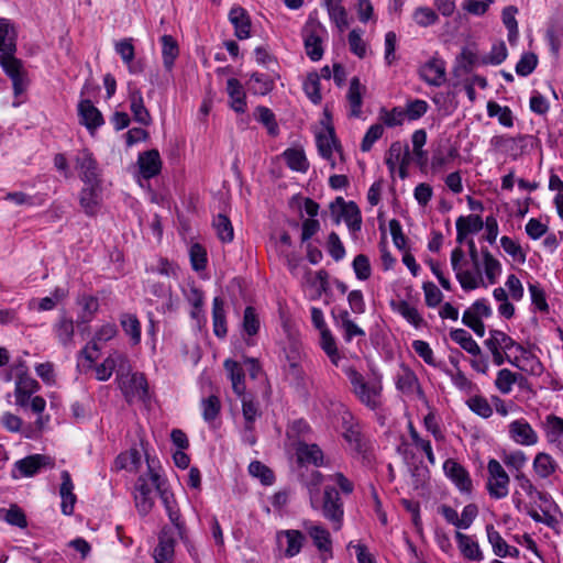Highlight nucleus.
<instances>
[{"label": "nucleus", "instance_id": "f257e3e1", "mask_svg": "<svg viewBox=\"0 0 563 563\" xmlns=\"http://www.w3.org/2000/svg\"><path fill=\"white\" fill-rule=\"evenodd\" d=\"M40 388L38 382L30 375L15 379V405L24 410L30 409L33 413L37 415L35 424L41 430L48 422V417L46 419L42 417L46 408V400L41 396H33Z\"/></svg>", "mask_w": 563, "mask_h": 563}, {"label": "nucleus", "instance_id": "f03ea898", "mask_svg": "<svg viewBox=\"0 0 563 563\" xmlns=\"http://www.w3.org/2000/svg\"><path fill=\"white\" fill-rule=\"evenodd\" d=\"M349 378L352 393L358 401L371 410H377L382 406V383L367 382L365 377L353 366L343 368Z\"/></svg>", "mask_w": 563, "mask_h": 563}, {"label": "nucleus", "instance_id": "7ed1b4c3", "mask_svg": "<svg viewBox=\"0 0 563 563\" xmlns=\"http://www.w3.org/2000/svg\"><path fill=\"white\" fill-rule=\"evenodd\" d=\"M148 475L152 484L155 486L161 500L166 509L167 516L170 522L176 528L178 536L180 539H184V534H186L185 522L181 520L180 511L177 507V503L175 500L174 494L168 489L166 485V479L163 478L159 473L154 467V461H151L148 456H146Z\"/></svg>", "mask_w": 563, "mask_h": 563}, {"label": "nucleus", "instance_id": "20e7f679", "mask_svg": "<svg viewBox=\"0 0 563 563\" xmlns=\"http://www.w3.org/2000/svg\"><path fill=\"white\" fill-rule=\"evenodd\" d=\"M16 51L4 52L0 54V66L5 75L11 79L13 93L15 97L26 91L29 87V78L23 63L15 57Z\"/></svg>", "mask_w": 563, "mask_h": 563}, {"label": "nucleus", "instance_id": "39448f33", "mask_svg": "<svg viewBox=\"0 0 563 563\" xmlns=\"http://www.w3.org/2000/svg\"><path fill=\"white\" fill-rule=\"evenodd\" d=\"M467 265L464 251L457 246L451 252V266L455 277L464 290H473L479 286L481 271L464 269Z\"/></svg>", "mask_w": 563, "mask_h": 563}, {"label": "nucleus", "instance_id": "423d86ee", "mask_svg": "<svg viewBox=\"0 0 563 563\" xmlns=\"http://www.w3.org/2000/svg\"><path fill=\"white\" fill-rule=\"evenodd\" d=\"M74 167L84 184H101L99 164L88 148L79 150L74 157Z\"/></svg>", "mask_w": 563, "mask_h": 563}, {"label": "nucleus", "instance_id": "0eeeda50", "mask_svg": "<svg viewBox=\"0 0 563 563\" xmlns=\"http://www.w3.org/2000/svg\"><path fill=\"white\" fill-rule=\"evenodd\" d=\"M343 438L349 443L350 448L362 457L366 463L372 461V451L369 440L362 433L361 427L357 422L346 421L343 422Z\"/></svg>", "mask_w": 563, "mask_h": 563}, {"label": "nucleus", "instance_id": "6e6552de", "mask_svg": "<svg viewBox=\"0 0 563 563\" xmlns=\"http://www.w3.org/2000/svg\"><path fill=\"white\" fill-rule=\"evenodd\" d=\"M53 460L44 454H31L18 460L11 470V477L20 479L22 477H33L43 468L53 467Z\"/></svg>", "mask_w": 563, "mask_h": 563}, {"label": "nucleus", "instance_id": "1a4fd4ad", "mask_svg": "<svg viewBox=\"0 0 563 563\" xmlns=\"http://www.w3.org/2000/svg\"><path fill=\"white\" fill-rule=\"evenodd\" d=\"M322 515L328 519L334 530L342 527L344 509L340 493L335 487L327 486L323 490Z\"/></svg>", "mask_w": 563, "mask_h": 563}, {"label": "nucleus", "instance_id": "9d476101", "mask_svg": "<svg viewBox=\"0 0 563 563\" xmlns=\"http://www.w3.org/2000/svg\"><path fill=\"white\" fill-rule=\"evenodd\" d=\"M487 471H488V481H487V490L492 498L495 499H503L505 498L508 493V486L510 478L501 464L495 460H489L487 464Z\"/></svg>", "mask_w": 563, "mask_h": 563}, {"label": "nucleus", "instance_id": "9b49d317", "mask_svg": "<svg viewBox=\"0 0 563 563\" xmlns=\"http://www.w3.org/2000/svg\"><path fill=\"white\" fill-rule=\"evenodd\" d=\"M117 382L119 388L128 401L133 398H145L147 396V380L142 373H120L118 371Z\"/></svg>", "mask_w": 563, "mask_h": 563}, {"label": "nucleus", "instance_id": "f8f14e48", "mask_svg": "<svg viewBox=\"0 0 563 563\" xmlns=\"http://www.w3.org/2000/svg\"><path fill=\"white\" fill-rule=\"evenodd\" d=\"M286 363L284 372L288 379L295 384H300L305 377V371L301 366L302 351L298 342L291 341L285 347Z\"/></svg>", "mask_w": 563, "mask_h": 563}, {"label": "nucleus", "instance_id": "ddd939ff", "mask_svg": "<svg viewBox=\"0 0 563 563\" xmlns=\"http://www.w3.org/2000/svg\"><path fill=\"white\" fill-rule=\"evenodd\" d=\"M418 74L427 85L440 87L446 80L445 62L439 56H432L419 67Z\"/></svg>", "mask_w": 563, "mask_h": 563}, {"label": "nucleus", "instance_id": "4468645a", "mask_svg": "<svg viewBox=\"0 0 563 563\" xmlns=\"http://www.w3.org/2000/svg\"><path fill=\"white\" fill-rule=\"evenodd\" d=\"M324 32L321 25L310 24L302 30L303 44L307 56L312 62H318L323 56L322 36Z\"/></svg>", "mask_w": 563, "mask_h": 563}, {"label": "nucleus", "instance_id": "2eb2a0df", "mask_svg": "<svg viewBox=\"0 0 563 563\" xmlns=\"http://www.w3.org/2000/svg\"><path fill=\"white\" fill-rule=\"evenodd\" d=\"M294 445L296 460L300 466L313 465L319 467L323 465V452L318 444L298 440Z\"/></svg>", "mask_w": 563, "mask_h": 563}, {"label": "nucleus", "instance_id": "dca6fc26", "mask_svg": "<svg viewBox=\"0 0 563 563\" xmlns=\"http://www.w3.org/2000/svg\"><path fill=\"white\" fill-rule=\"evenodd\" d=\"M78 117L80 124L85 125L91 135L104 124L102 113L89 99L78 103Z\"/></svg>", "mask_w": 563, "mask_h": 563}, {"label": "nucleus", "instance_id": "f3484780", "mask_svg": "<svg viewBox=\"0 0 563 563\" xmlns=\"http://www.w3.org/2000/svg\"><path fill=\"white\" fill-rule=\"evenodd\" d=\"M443 470L461 493L471 494L473 484L470 473L464 466L452 459H448L443 464Z\"/></svg>", "mask_w": 563, "mask_h": 563}, {"label": "nucleus", "instance_id": "a211bd4d", "mask_svg": "<svg viewBox=\"0 0 563 563\" xmlns=\"http://www.w3.org/2000/svg\"><path fill=\"white\" fill-rule=\"evenodd\" d=\"M335 205L340 206V216L343 218L349 230L352 233L361 231L362 214L358 206L354 201L346 202L342 197H338L335 201L331 203V208L333 209Z\"/></svg>", "mask_w": 563, "mask_h": 563}, {"label": "nucleus", "instance_id": "6ab92c4d", "mask_svg": "<svg viewBox=\"0 0 563 563\" xmlns=\"http://www.w3.org/2000/svg\"><path fill=\"white\" fill-rule=\"evenodd\" d=\"M509 437L520 445H534L539 437L531 424L525 419H518L509 424Z\"/></svg>", "mask_w": 563, "mask_h": 563}, {"label": "nucleus", "instance_id": "aec40b11", "mask_svg": "<svg viewBox=\"0 0 563 563\" xmlns=\"http://www.w3.org/2000/svg\"><path fill=\"white\" fill-rule=\"evenodd\" d=\"M128 358L124 354L119 352L111 353L103 362L96 366V378L100 382L108 380L114 371L126 369Z\"/></svg>", "mask_w": 563, "mask_h": 563}, {"label": "nucleus", "instance_id": "412c9836", "mask_svg": "<svg viewBox=\"0 0 563 563\" xmlns=\"http://www.w3.org/2000/svg\"><path fill=\"white\" fill-rule=\"evenodd\" d=\"M79 202L87 216H95L101 203V184H85L79 194Z\"/></svg>", "mask_w": 563, "mask_h": 563}, {"label": "nucleus", "instance_id": "4be33fe9", "mask_svg": "<svg viewBox=\"0 0 563 563\" xmlns=\"http://www.w3.org/2000/svg\"><path fill=\"white\" fill-rule=\"evenodd\" d=\"M486 347L497 349L498 351L509 353L512 349L526 354L527 350L517 343L511 336L500 330H490L489 336L484 341Z\"/></svg>", "mask_w": 563, "mask_h": 563}, {"label": "nucleus", "instance_id": "5701e85b", "mask_svg": "<svg viewBox=\"0 0 563 563\" xmlns=\"http://www.w3.org/2000/svg\"><path fill=\"white\" fill-rule=\"evenodd\" d=\"M137 165L144 179L157 176L162 169V159L157 150H150L139 154Z\"/></svg>", "mask_w": 563, "mask_h": 563}, {"label": "nucleus", "instance_id": "b1692460", "mask_svg": "<svg viewBox=\"0 0 563 563\" xmlns=\"http://www.w3.org/2000/svg\"><path fill=\"white\" fill-rule=\"evenodd\" d=\"M229 21L234 26V35L239 40L249 38L251 35V19L247 11L241 5H234L229 12Z\"/></svg>", "mask_w": 563, "mask_h": 563}, {"label": "nucleus", "instance_id": "393cba45", "mask_svg": "<svg viewBox=\"0 0 563 563\" xmlns=\"http://www.w3.org/2000/svg\"><path fill=\"white\" fill-rule=\"evenodd\" d=\"M53 332L64 347L74 345L75 325L71 317L63 311L53 324Z\"/></svg>", "mask_w": 563, "mask_h": 563}, {"label": "nucleus", "instance_id": "a878e982", "mask_svg": "<svg viewBox=\"0 0 563 563\" xmlns=\"http://www.w3.org/2000/svg\"><path fill=\"white\" fill-rule=\"evenodd\" d=\"M129 100L134 121L143 125H150L152 117L144 106L143 96L139 88L129 85Z\"/></svg>", "mask_w": 563, "mask_h": 563}, {"label": "nucleus", "instance_id": "bb28decb", "mask_svg": "<svg viewBox=\"0 0 563 563\" xmlns=\"http://www.w3.org/2000/svg\"><path fill=\"white\" fill-rule=\"evenodd\" d=\"M62 484L59 487V495L62 498V512L66 516H70L74 512L75 503L77 500L76 495L73 493L74 484L68 471L64 470L60 473Z\"/></svg>", "mask_w": 563, "mask_h": 563}, {"label": "nucleus", "instance_id": "cd10ccee", "mask_svg": "<svg viewBox=\"0 0 563 563\" xmlns=\"http://www.w3.org/2000/svg\"><path fill=\"white\" fill-rule=\"evenodd\" d=\"M134 500L136 509L141 516H146L154 506L152 489L143 476L137 478Z\"/></svg>", "mask_w": 563, "mask_h": 563}, {"label": "nucleus", "instance_id": "c85d7f7f", "mask_svg": "<svg viewBox=\"0 0 563 563\" xmlns=\"http://www.w3.org/2000/svg\"><path fill=\"white\" fill-rule=\"evenodd\" d=\"M455 540L462 555L466 560L482 561L484 559L479 544L472 537L464 534L460 531H456Z\"/></svg>", "mask_w": 563, "mask_h": 563}, {"label": "nucleus", "instance_id": "c756f323", "mask_svg": "<svg viewBox=\"0 0 563 563\" xmlns=\"http://www.w3.org/2000/svg\"><path fill=\"white\" fill-rule=\"evenodd\" d=\"M527 379L518 373H514L508 368H501L498 371L495 387L503 395H508L512 390L514 384H518L519 386H523Z\"/></svg>", "mask_w": 563, "mask_h": 563}, {"label": "nucleus", "instance_id": "7c9ffc66", "mask_svg": "<svg viewBox=\"0 0 563 563\" xmlns=\"http://www.w3.org/2000/svg\"><path fill=\"white\" fill-rule=\"evenodd\" d=\"M523 136L511 137L507 135H495L490 139V145L494 150L510 155L512 157H517L522 150V146L518 144V142H522Z\"/></svg>", "mask_w": 563, "mask_h": 563}, {"label": "nucleus", "instance_id": "2f4dec72", "mask_svg": "<svg viewBox=\"0 0 563 563\" xmlns=\"http://www.w3.org/2000/svg\"><path fill=\"white\" fill-rule=\"evenodd\" d=\"M212 325L213 333L219 339L227 336V317L224 310V301L220 297H214L212 300Z\"/></svg>", "mask_w": 563, "mask_h": 563}, {"label": "nucleus", "instance_id": "473e14b6", "mask_svg": "<svg viewBox=\"0 0 563 563\" xmlns=\"http://www.w3.org/2000/svg\"><path fill=\"white\" fill-rule=\"evenodd\" d=\"M227 91L231 98L232 109L238 113H244L246 110V97L241 82L236 78H229Z\"/></svg>", "mask_w": 563, "mask_h": 563}, {"label": "nucleus", "instance_id": "72a5a7b5", "mask_svg": "<svg viewBox=\"0 0 563 563\" xmlns=\"http://www.w3.org/2000/svg\"><path fill=\"white\" fill-rule=\"evenodd\" d=\"M140 466L141 454L137 449H130L129 451L120 453L113 462V470L117 472L122 470L136 472Z\"/></svg>", "mask_w": 563, "mask_h": 563}, {"label": "nucleus", "instance_id": "f704fd0d", "mask_svg": "<svg viewBox=\"0 0 563 563\" xmlns=\"http://www.w3.org/2000/svg\"><path fill=\"white\" fill-rule=\"evenodd\" d=\"M120 324L125 335L130 338L132 345H137L141 342V322L139 318L129 312L120 314Z\"/></svg>", "mask_w": 563, "mask_h": 563}, {"label": "nucleus", "instance_id": "c9c22d12", "mask_svg": "<svg viewBox=\"0 0 563 563\" xmlns=\"http://www.w3.org/2000/svg\"><path fill=\"white\" fill-rule=\"evenodd\" d=\"M316 141L319 154L323 158L330 159L332 157L333 150L338 146L334 129L332 126H328L325 132L317 134Z\"/></svg>", "mask_w": 563, "mask_h": 563}, {"label": "nucleus", "instance_id": "e433bc0d", "mask_svg": "<svg viewBox=\"0 0 563 563\" xmlns=\"http://www.w3.org/2000/svg\"><path fill=\"white\" fill-rule=\"evenodd\" d=\"M224 368L229 373L230 380L232 383L233 391L238 396H244L245 393V383H244V371L241 365L232 360H227L224 362Z\"/></svg>", "mask_w": 563, "mask_h": 563}, {"label": "nucleus", "instance_id": "4c0bfd02", "mask_svg": "<svg viewBox=\"0 0 563 563\" xmlns=\"http://www.w3.org/2000/svg\"><path fill=\"white\" fill-rule=\"evenodd\" d=\"M282 537H285L287 541V547L284 552L286 558H294L301 551L303 542L306 540L301 531L294 529L280 531L278 533V539H280Z\"/></svg>", "mask_w": 563, "mask_h": 563}, {"label": "nucleus", "instance_id": "58836bf2", "mask_svg": "<svg viewBox=\"0 0 563 563\" xmlns=\"http://www.w3.org/2000/svg\"><path fill=\"white\" fill-rule=\"evenodd\" d=\"M175 541L165 532L159 536L158 544L154 550L155 563H170L174 556Z\"/></svg>", "mask_w": 563, "mask_h": 563}, {"label": "nucleus", "instance_id": "ea45409f", "mask_svg": "<svg viewBox=\"0 0 563 563\" xmlns=\"http://www.w3.org/2000/svg\"><path fill=\"white\" fill-rule=\"evenodd\" d=\"M450 338L452 341L457 343L463 350L473 356L481 355L482 351L476 341L472 338V335L464 329H453L450 332Z\"/></svg>", "mask_w": 563, "mask_h": 563}, {"label": "nucleus", "instance_id": "a19ab883", "mask_svg": "<svg viewBox=\"0 0 563 563\" xmlns=\"http://www.w3.org/2000/svg\"><path fill=\"white\" fill-rule=\"evenodd\" d=\"M393 308L415 328L419 329L426 324L418 309L411 306L408 301L400 300L397 303L393 302Z\"/></svg>", "mask_w": 563, "mask_h": 563}, {"label": "nucleus", "instance_id": "79ce46f5", "mask_svg": "<svg viewBox=\"0 0 563 563\" xmlns=\"http://www.w3.org/2000/svg\"><path fill=\"white\" fill-rule=\"evenodd\" d=\"M487 115L489 118H497L499 124L505 128L514 126V114L509 107L500 106L494 100H489L486 106Z\"/></svg>", "mask_w": 563, "mask_h": 563}, {"label": "nucleus", "instance_id": "37998d69", "mask_svg": "<svg viewBox=\"0 0 563 563\" xmlns=\"http://www.w3.org/2000/svg\"><path fill=\"white\" fill-rule=\"evenodd\" d=\"M15 31L8 19L0 18V54L16 51Z\"/></svg>", "mask_w": 563, "mask_h": 563}, {"label": "nucleus", "instance_id": "c03bdc74", "mask_svg": "<svg viewBox=\"0 0 563 563\" xmlns=\"http://www.w3.org/2000/svg\"><path fill=\"white\" fill-rule=\"evenodd\" d=\"M347 100L350 103V114L352 117H360L362 113V86L357 77H353L350 82L347 91Z\"/></svg>", "mask_w": 563, "mask_h": 563}, {"label": "nucleus", "instance_id": "a18cd8bd", "mask_svg": "<svg viewBox=\"0 0 563 563\" xmlns=\"http://www.w3.org/2000/svg\"><path fill=\"white\" fill-rule=\"evenodd\" d=\"M162 43V56L163 63L166 69H172L174 66L175 59L179 54V47L176 40L172 35H163L161 37Z\"/></svg>", "mask_w": 563, "mask_h": 563}, {"label": "nucleus", "instance_id": "49530a36", "mask_svg": "<svg viewBox=\"0 0 563 563\" xmlns=\"http://www.w3.org/2000/svg\"><path fill=\"white\" fill-rule=\"evenodd\" d=\"M325 7L330 20L336 25L339 31H344L349 26L347 13L339 0H327Z\"/></svg>", "mask_w": 563, "mask_h": 563}, {"label": "nucleus", "instance_id": "de8ad7c7", "mask_svg": "<svg viewBox=\"0 0 563 563\" xmlns=\"http://www.w3.org/2000/svg\"><path fill=\"white\" fill-rule=\"evenodd\" d=\"M481 253L483 256L485 276L488 283L493 285L497 282L498 276L501 274V264L497 258L493 256L488 249L483 247Z\"/></svg>", "mask_w": 563, "mask_h": 563}, {"label": "nucleus", "instance_id": "09e8293b", "mask_svg": "<svg viewBox=\"0 0 563 563\" xmlns=\"http://www.w3.org/2000/svg\"><path fill=\"white\" fill-rule=\"evenodd\" d=\"M558 467L556 462L548 453H538L533 460V470L541 478H548Z\"/></svg>", "mask_w": 563, "mask_h": 563}, {"label": "nucleus", "instance_id": "8fccbe9b", "mask_svg": "<svg viewBox=\"0 0 563 563\" xmlns=\"http://www.w3.org/2000/svg\"><path fill=\"white\" fill-rule=\"evenodd\" d=\"M482 57L470 47H463L460 55L456 57V68L464 74H470L474 67L482 65Z\"/></svg>", "mask_w": 563, "mask_h": 563}, {"label": "nucleus", "instance_id": "3c124183", "mask_svg": "<svg viewBox=\"0 0 563 563\" xmlns=\"http://www.w3.org/2000/svg\"><path fill=\"white\" fill-rule=\"evenodd\" d=\"M283 156L286 161L287 166L296 172L306 173L309 164L302 150L287 148Z\"/></svg>", "mask_w": 563, "mask_h": 563}, {"label": "nucleus", "instance_id": "603ef678", "mask_svg": "<svg viewBox=\"0 0 563 563\" xmlns=\"http://www.w3.org/2000/svg\"><path fill=\"white\" fill-rule=\"evenodd\" d=\"M320 346L328 355L334 366H339L341 355L339 354L336 342L329 329L320 332Z\"/></svg>", "mask_w": 563, "mask_h": 563}, {"label": "nucleus", "instance_id": "864d4df0", "mask_svg": "<svg viewBox=\"0 0 563 563\" xmlns=\"http://www.w3.org/2000/svg\"><path fill=\"white\" fill-rule=\"evenodd\" d=\"M212 224L219 240H221L223 243H230L233 241V227L230 219L225 214L219 213L216 216Z\"/></svg>", "mask_w": 563, "mask_h": 563}, {"label": "nucleus", "instance_id": "5fc2aeb1", "mask_svg": "<svg viewBox=\"0 0 563 563\" xmlns=\"http://www.w3.org/2000/svg\"><path fill=\"white\" fill-rule=\"evenodd\" d=\"M308 533L313 540L314 545L322 552H331V538L329 531L319 525L308 528Z\"/></svg>", "mask_w": 563, "mask_h": 563}, {"label": "nucleus", "instance_id": "6e6d98bb", "mask_svg": "<svg viewBox=\"0 0 563 563\" xmlns=\"http://www.w3.org/2000/svg\"><path fill=\"white\" fill-rule=\"evenodd\" d=\"M487 539L493 548V552L498 558H506L508 552V543L493 525L486 526Z\"/></svg>", "mask_w": 563, "mask_h": 563}, {"label": "nucleus", "instance_id": "4d7b16f0", "mask_svg": "<svg viewBox=\"0 0 563 563\" xmlns=\"http://www.w3.org/2000/svg\"><path fill=\"white\" fill-rule=\"evenodd\" d=\"M254 115L267 129L269 135L275 136L278 134V124L274 112L269 108L260 106L255 109Z\"/></svg>", "mask_w": 563, "mask_h": 563}, {"label": "nucleus", "instance_id": "13d9d810", "mask_svg": "<svg viewBox=\"0 0 563 563\" xmlns=\"http://www.w3.org/2000/svg\"><path fill=\"white\" fill-rule=\"evenodd\" d=\"M202 418L206 422H213L221 411V401L218 396L210 395L201 400Z\"/></svg>", "mask_w": 563, "mask_h": 563}, {"label": "nucleus", "instance_id": "bf43d9fd", "mask_svg": "<svg viewBox=\"0 0 563 563\" xmlns=\"http://www.w3.org/2000/svg\"><path fill=\"white\" fill-rule=\"evenodd\" d=\"M466 405L471 411L484 419H487L493 415V407L484 396H472L466 400Z\"/></svg>", "mask_w": 563, "mask_h": 563}, {"label": "nucleus", "instance_id": "052dcab7", "mask_svg": "<svg viewBox=\"0 0 563 563\" xmlns=\"http://www.w3.org/2000/svg\"><path fill=\"white\" fill-rule=\"evenodd\" d=\"M303 91L312 103L319 104L321 102L322 96L320 91L319 75L317 73L308 74L303 81Z\"/></svg>", "mask_w": 563, "mask_h": 563}, {"label": "nucleus", "instance_id": "680f3d73", "mask_svg": "<svg viewBox=\"0 0 563 563\" xmlns=\"http://www.w3.org/2000/svg\"><path fill=\"white\" fill-rule=\"evenodd\" d=\"M508 55V51L504 41L494 43L490 52L481 59L482 65H500Z\"/></svg>", "mask_w": 563, "mask_h": 563}, {"label": "nucleus", "instance_id": "e2e57ef3", "mask_svg": "<svg viewBox=\"0 0 563 563\" xmlns=\"http://www.w3.org/2000/svg\"><path fill=\"white\" fill-rule=\"evenodd\" d=\"M249 472L253 477L258 478L263 485L269 486L275 482L273 471L260 461L251 462Z\"/></svg>", "mask_w": 563, "mask_h": 563}, {"label": "nucleus", "instance_id": "0e129e2a", "mask_svg": "<svg viewBox=\"0 0 563 563\" xmlns=\"http://www.w3.org/2000/svg\"><path fill=\"white\" fill-rule=\"evenodd\" d=\"M242 327L243 331L249 336H253L258 333L261 328V321L254 307L247 306L244 309Z\"/></svg>", "mask_w": 563, "mask_h": 563}, {"label": "nucleus", "instance_id": "69168bd1", "mask_svg": "<svg viewBox=\"0 0 563 563\" xmlns=\"http://www.w3.org/2000/svg\"><path fill=\"white\" fill-rule=\"evenodd\" d=\"M252 90L256 95L265 96L274 89V80L265 74L254 73L251 76Z\"/></svg>", "mask_w": 563, "mask_h": 563}, {"label": "nucleus", "instance_id": "338daca9", "mask_svg": "<svg viewBox=\"0 0 563 563\" xmlns=\"http://www.w3.org/2000/svg\"><path fill=\"white\" fill-rule=\"evenodd\" d=\"M189 257L191 267L196 272L203 271L207 267V251L206 249L199 244L194 243L189 249Z\"/></svg>", "mask_w": 563, "mask_h": 563}, {"label": "nucleus", "instance_id": "774afa93", "mask_svg": "<svg viewBox=\"0 0 563 563\" xmlns=\"http://www.w3.org/2000/svg\"><path fill=\"white\" fill-rule=\"evenodd\" d=\"M543 427L550 441L563 435V419L555 415L547 416Z\"/></svg>", "mask_w": 563, "mask_h": 563}]
</instances>
